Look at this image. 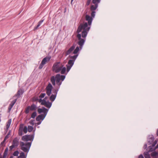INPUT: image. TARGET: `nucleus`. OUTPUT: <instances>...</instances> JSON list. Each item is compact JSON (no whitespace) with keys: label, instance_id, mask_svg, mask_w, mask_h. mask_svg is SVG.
Listing matches in <instances>:
<instances>
[{"label":"nucleus","instance_id":"obj_1","mask_svg":"<svg viewBox=\"0 0 158 158\" xmlns=\"http://www.w3.org/2000/svg\"><path fill=\"white\" fill-rule=\"evenodd\" d=\"M35 133L31 135H25L22 136V139L24 141L27 142L31 141L30 142H27L25 143L23 142H20L21 149L24 152H28L31 147L32 142L34 138Z\"/></svg>","mask_w":158,"mask_h":158},{"label":"nucleus","instance_id":"obj_2","mask_svg":"<svg viewBox=\"0 0 158 158\" xmlns=\"http://www.w3.org/2000/svg\"><path fill=\"white\" fill-rule=\"evenodd\" d=\"M85 20L88 21V23L87 22H84L83 23H80L78 27L81 26H82V37L85 38L86 37L88 33L91 28V26L93 20L92 17H90L89 15H86L85 17Z\"/></svg>","mask_w":158,"mask_h":158},{"label":"nucleus","instance_id":"obj_3","mask_svg":"<svg viewBox=\"0 0 158 158\" xmlns=\"http://www.w3.org/2000/svg\"><path fill=\"white\" fill-rule=\"evenodd\" d=\"M82 26H81L79 27H78L77 29V37L79 40V41L78 42V44L80 46V48L81 50L83 47V46L85 43V39H81V36L82 34L80 33L82 30Z\"/></svg>","mask_w":158,"mask_h":158},{"label":"nucleus","instance_id":"obj_4","mask_svg":"<svg viewBox=\"0 0 158 158\" xmlns=\"http://www.w3.org/2000/svg\"><path fill=\"white\" fill-rule=\"evenodd\" d=\"M65 78V76L60 75V74H57L55 77L54 76L51 77L50 81L52 85L54 86L56 85V80L63 81Z\"/></svg>","mask_w":158,"mask_h":158},{"label":"nucleus","instance_id":"obj_5","mask_svg":"<svg viewBox=\"0 0 158 158\" xmlns=\"http://www.w3.org/2000/svg\"><path fill=\"white\" fill-rule=\"evenodd\" d=\"M61 65L60 62L55 63L52 67V71L56 73H59L61 69Z\"/></svg>","mask_w":158,"mask_h":158},{"label":"nucleus","instance_id":"obj_6","mask_svg":"<svg viewBox=\"0 0 158 158\" xmlns=\"http://www.w3.org/2000/svg\"><path fill=\"white\" fill-rule=\"evenodd\" d=\"M154 138L152 135H149V138L148 139V144L149 145L152 144L151 146H149L151 148L155 146L157 143V140H156L154 142Z\"/></svg>","mask_w":158,"mask_h":158},{"label":"nucleus","instance_id":"obj_7","mask_svg":"<svg viewBox=\"0 0 158 158\" xmlns=\"http://www.w3.org/2000/svg\"><path fill=\"white\" fill-rule=\"evenodd\" d=\"M51 56H47L44 58L42 60L41 64H40L39 67L40 69H42L44 65L47 62H49L51 59Z\"/></svg>","mask_w":158,"mask_h":158},{"label":"nucleus","instance_id":"obj_8","mask_svg":"<svg viewBox=\"0 0 158 158\" xmlns=\"http://www.w3.org/2000/svg\"><path fill=\"white\" fill-rule=\"evenodd\" d=\"M101 0H92V3L95 4L91 5L90 7V10L91 11H95L98 6V4L100 2Z\"/></svg>","mask_w":158,"mask_h":158},{"label":"nucleus","instance_id":"obj_9","mask_svg":"<svg viewBox=\"0 0 158 158\" xmlns=\"http://www.w3.org/2000/svg\"><path fill=\"white\" fill-rule=\"evenodd\" d=\"M36 106L34 104H32L31 106H27L25 109V113L26 114H28L29 112V110L31 111H35L36 109Z\"/></svg>","mask_w":158,"mask_h":158},{"label":"nucleus","instance_id":"obj_10","mask_svg":"<svg viewBox=\"0 0 158 158\" xmlns=\"http://www.w3.org/2000/svg\"><path fill=\"white\" fill-rule=\"evenodd\" d=\"M53 88L52 85L49 83L46 88V94L48 96L51 95Z\"/></svg>","mask_w":158,"mask_h":158},{"label":"nucleus","instance_id":"obj_11","mask_svg":"<svg viewBox=\"0 0 158 158\" xmlns=\"http://www.w3.org/2000/svg\"><path fill=\"white\" fill-rule=\"evenodd\" d=\"M48 110L47 109L44 107H42L41 108H39L37 110L39 114H41L42 113H43V114H44L45 116L46 115L48 111Z\"/></svg>","mask_w":158,"mask_h":158},{"label":"nucleus","instance_id":"obj_12","mask_svg":"<svg viewBox=\"0 0 158 158\" xmlns=\"http://www.w3.org/2000/svg\"><path fill=\"white\" fill-rule=\"evenodd\" d=\"M76 47L75 44H74L66 52L65 56H66L70 54L74 50Z\"/></svg>","mask_w":158,"mask_h":158},{"label":"nucleus","instance_id":"obj_13","mask_svg":"<svg viewBox=\"0 0 158 158\" xmlns=\"http://www.w3.org/2000/svg\"><path fill=\"white\" fill-rule=\"evenodd\" d=\"M24 92V91L22 89H20L18 91L17 94H15L13 97V98L15 97H17L18 98H19L21 95L23 94Z\"/></svg>","mask_w":158,"mask_h":158},{"label":"nucleus","instance_id":"obj_14","mask_svg":"<svg viewBox=\"0 0 158 158\" xmlns=\"http://www.w3.org/2000/svg\"><path fill=\"white\" fill-rule=\"evenodd\" d=\"M46 116L43 114H41L37 117L36 118V120L37 121H40L41 120H43Z\"/></svg>","mask_w":158,"mask_h":158},{"label":"nucleus","instance_id":"obj_15","mask_svg":"<svg viewBox=\"0 0 158 158\" xmlns=\"http://www.w3.org/2000/svg\"><path fill=\"white\" fill-rule=\"evenodd\" d=\"M17 98L15 99L13 101H12L11 103L10 104L8 109L9 111H10L11 109L13 107V106L14 105L15 102L17 100Z\"/></svg>","mask_w":158,"mask_h":158},{"label":"nucleus","instance_id":"obj_16","mask_svg":"<svg viewBox=\"0 0 158 158\" xmlns=\"http://www.w3.org/2000/svg\"><path fill=\"white\" fill-rule=\"evenodd\" d=\"M24 126V125L23 124H21L20 125L18 131V134L19 136H22L23 134V128Z\"/></svg>","mask_w":158,"mask_h":158},{"label":"nucleus","instance_id":"obj_17","mask_svg":"<svg viewBox=\"0 0 158 158\" xmlns=\"http://www.w3.org/2000/svg\"><path fill=\"white\" fill-rule=\"evenodd\" d=\"M19 144V139L17 137L15 138L13 140L12 144L15 146V147H17Z\"/></svg>","mask_w":158,"mask_h":158},{"label":"nucleus","instance_id":"obj_18","mask_svg":"<svg viewBox=\"0 0 158 158\" xmlns=\"http://www.w3.org/2000/svg\"><path fill=\"white\" fill-rule=\"evenodd\" d=\"M66 67L64 66L63 65H61V69L60 71L61 73L62 74H64L66 72Z\"/></svg>","mask_w":158,"mask_h":158},{"label":"nucleus","instance_id":"obj_19","mask_svg":"<svg viewBox=\"0 0 158 158\" xmlns=\"http://www.w3.org/2000/svg\"><path fill=\"white\" fill-rule=\"evenodd\" d=\"M56 97V95H54L53 94H52L49 98L50 100L52 102H53L55 100Z\"/></svg>","mask_w":158,"mask_h":158},{"label":"nucleus","instance_id":"obj_20","mask_svg":"<svg viewBox=\"0 0 158 158\" xmlns=\"http://www.w3.org/2000/svg\"><path fill=\"white\" fill-rule=\"evenodd\" d=\"M11 122V119H9L8 121L6 123V128L7 130H8L10 127V125Z\"/></svg>","mask_w":158,"mask_h":158},{"label":"nucleus","instance_id":"obj_21","mask_svg":"<svg viewBox=\"0 0 158 158\" xmlns=\"http://www.w3.org/2000/svg\"><path fill=\"white\" fill-rule=\"evenodd\" d=\"M78 56V54H77L76 55H74L73 56H71L69 55V57L71 59L73 60H74V61L75 62V60L77 59V57Z\"/></svg>","mask_w":158,"mask_h":158},{"label":"nucleus","instance_id":"obj_22","mask_svg":"<svg viewBox=\"0 0 158 158\" xmlns=\"http://www.w3.org/2000/svg\"><path fill=\"white\" fill-rule=\"evenodd\" d=\"M18 158H26V156H25L24 152H21L20 153L19 156Z\"/></svg>","mask_w":158,"mask_h":158},{"label":"nucleus","instance_id":"obj_23","mask_svg":"<svg viewBox=\"0 0 158 158\" xmlns=\"http://www.w3.org/2000/svg\"><path fill=\"white\" fill-rule=\"evenodd\" d=\"M8 147H6L5 150V151H4V153H3V158H6V157L7 155V152L8 151Z\"/></svg>","mask_w":158,"mask_h":158},{"label":"nucleus","instance_id":"obj_24","mask_svg":"<svg viewBox=\"0 0 158 158\" xmlns=\"http://www.w3.org/2000/svg\"><path fill=\"white\" fill-rule=\"evenodd\" d=\"M52 102H50L48 101L45 106L47 108H50L52 106Z\"/></svg>","mask_w":158,"mask_h":158},{"label":"nucleus","instance_id":"obj_25","mask_svg":"<svg viewBox=\"0 0 158 158\" xmlns=\"http://www.w3.org/2000/svg\"><path fill=\"white\" fill-rule=\"evenodd\" d=\"M74 63V60H72V59L69 60L68 63V64L72 66Z\"/></svg>","mask_w":158,"mask_h":158},{"label":"nucleus","instance_id":"obj_26","mask_svg":"<svg viewBox=\"0 0 158 158\" xmlns=\"http://www.w3.org/2000/svg\"><path fill=\"white\" fill-rule=\"evenodd\" d=\"M79 50V48L77 46L73 52V53L75 54H77Z\"/></svg>","mask_w":158,"mask_h":158},{"label":"nucleus","instance_id":"obj_27","mask_svg":"<svg viewBox=\"0 0 158 158\" xmlns=\"http://www.w3.org/2000/svg\"><path fill=\"white\" fill-rule=\"evenodd\" d=\"M60 88V87H58L57 88L55 89L54 90H53V93L54 94V95H56V96H57V92L59 90V89Z\"/></svg>","mask_w":158,"mask_h":158},{"label":"nucleus","instance_id":"obj_28","mask_svg":"<svg viewBox=\"0 0 158 158\" xmlns=\"http://www.w3.org/2000/svg\"><path fill=\"white\" fill-rule=\"evenodd\" d=\"M33 129V126H28L27 129L29 132H31Z\"/></svg>","mask_w":158,"mask_h":158},{"label":"nucleus","instance_id":"obj_29","mask_svg":"<svg viewBox=\"0 0 158 158\" xmlns=\"http://www.w3.org/2000/svg\"><path fill=\"white\" fill-rule=\"evenodd\" d=\"M37 115V113L36 111L34 112L31 114V118H35Z\"/></svg>","mask_w":158,"mask_h":158},{"label":"nucleus","instance_id":"obj_30","mask_svg":"<svg viewBox=\"0 0 158 158\" xmlns=\"http://www.w3.org/2000/svg\"><path fill=\"white\" fill-rule=\"evenodd\" d=\"M72 67L70 65H66V71L67 73H68L69 71Z\"/></svg>","mask_w":158,"mask_h":158},{"label":"nucleus","instance_id":"obj_31","mask_svg":"<svg viewBox=\"0 0 158 158\" xmlns=\"http://www.w3.org/2000/svg\"><path fill=\"white\" fill-rule=\"evenodd\" d=\"M28 131L27 128L26 126H25L24 127H23V131L25 133H26Z\"/></svg>","mask_w":158,"mask_h":158},{"label":"nucleus","instance_id":"obj_32","mask_svg":"<svg viewBox=\"0 0 158 158\" xmlns=\"http://www.w3.org/2000/svg\"><path fill=\"white\" fill-rule=\"evenodd\" d=\"M96 12L95 11H92L91 13V17H92V18H94Z\"/></svg>","mask_w":158,"mask_h":158},{"label":"nucleus","instance_id":"obj_33","mask_svg":"<svg viewBox=\"0 0 158 158\" xmlns=\"http://www.w3.org/2000/svg\"><path fill=\"white\" fill-rule=\"evenodd\" d=\"M144 155L146 158H150V155L148 152L144 153Z\"/></svg>","mask_w":158,"mask_h":158},{"label":"nucleus","instance_id":"obj_34","mask_svg":"<svg viewBox=\"0 0 158 158\" xmlns=\"http://www.w3.org/2000/svg\"><path fill=\"white\" fill-rule=\"evenodd\" d=\"M19 153V152L18 151H16L14 152L13 155L15 156H18Z\"/></svg>","mask_w":158,"mask_h":158},{"label":"nucleus","instance_id":"obj_35","mask_svg":"<svg viewBox=\"0 0 158 158\" xmlns=\"http://www.w3.org/2000/svg\"><path fill=\"white\" fill-rule=\"evenodd\" d=\"M35 120L34 119H31V120L29 122V123L32 126H33V125L34 124V122H35Z\"/></svg>","mask_w":158,"mask_h":158},{"label":"nucleus","instance_id":"obj_36","mask_svg":"<svg viewBox=\"0 0 158 158\" xmlns=\"http://www.w3.org/2000/svg\"><path fill=\"white\" fill-rule=\"evenodd\" d=\"M46 94L45 93H41L39 96V98H42L44 97L45 96Z\"/></svg>","mask_w":158,"mask_h":158},{"label":"nucleus","instance_id":"obj_37","mask_svg":"<svg viewBox=\"0 0 158 158\" xmlns=\"http://www.w3.org/2000/svg\"><path fill=\"white\" fill-rule=\"evenodd\" d=\"M47 102L46 100L43 99L42 102L41 103V105L45 106V105L47 103Z\"/></svg>","mask_w":158,"mask_h":158},{"label":"nucleus","instance_id":"obj_38","mask_svg":"<svg viewBox=\"0 0 158 158\" xmlns=\"http://www.w3.org/2000/svg\"><path fill=\"white\" fill-rule=\"evenodd\" d=\"M6 143H4L3 141H2L0 144V147H4L5 146Z\"/></svg>","mask_w":158,"mask_h":158},{"label":"nucleus","instance_id":"obj_39","mask_svg":"<svg viewBox=\"0 0 158 158\" xmlns=\"http://www.w3.org/2000/svg\"><path fill=\"white\" fill-rule=\"evenodd\" d=\"M40 26V25H39L38 24L37 25L34 27V29L33 30V31H35L36 30H37Z\"/></svg>","mask_w":158,"mask_h":158},{"label":"nucleus","instance_id":"obj_40","mask_svg":"<svg viewBox=\"0 0 158 158\" xmlns=\"http://www.w3.org/2000/svg\"><path fill=\"white\" fill-rule=\"evenodd\" d=\"M10 134V131H9V132L7 134V135L5 136V138H6V139H8L9 137V136Z\"/></svg>","mask_w":158,"mask_h":158},{"label":"nucleus","instance_id":"obj_41","mask_svg":"<svg viewBox=\"0 0 158 158\" xmlns=\"http://www.w3.org/2000/svg\"><path fill=\"white\" fill-rule=\"evenodd\" d=\"M158 153L156 152H154L152 153V155L153 156H156L157 155Z\"/></svg>","mask_w":158,"mask_h":158},{"label":"nucleus","instance_id":"obj_42","mask_svg":"<svg viewBox=\"0 0 158 158\" xmlns=\"http://www.w3.org/2000/svg\"><path fill=\"white\" fill-rule=\"evenodd\" d=\"M44 19H42L38 23V24L40 26L42 23L44 22Z\"/></svg>","mask_w":158,"mask_h":158},{"label":"nucleus","instance_id":"obj_43","mask_svg":"<svg viewBox=\"0 0 158 158\" xmlns=\"http://www.w3.org/2000/svg\"><path fill=\"white\" fill-rule=\"evenodd\" d=\"M15 146L13 145L12 144L11 146H10L9 147V150L10 151H11L12 150V149L14 148H15Z\"/></svg>","mask_w":158,"mask_h":158},{"label":"nucleus","instance_id":"obj_44","mask_svg":"<svg viewBox=\"0 0 158 158\" xmlns=\"http://www.w3.org/2000/svg\"><path fill=\"white\" fill-rule=\"evenodd\" d=\"M91 1V0H87V3H86V5L87 6H88L89 5Z\"/></svg>","mask_w":158,"mask_h":158},{"label":"nucleus","instance_id":"obj_45","mask_svg":"<svg viewBox=\"0 0 158 158\" xmlns=\"http://www.w3.org/2000/svg\"><path fill=\"white\" fill-rule=\"evenodd\" d=\"M33 100L34 101H36L39 100V99L37 98H34L33 99Z\"/></svg>","mask_w":158,"mask_h":158},{"label":"nucleus","instance_id":"obj_46","mask_svg":"<svg viewBox=\"0 0 158 158\" xmlns=\"http://www.w3.org/2000/svg\"><path fill=\"white\" fill-rule=\"evenodd\" d=\"M139 158H144L142 154H140L139 156Z\"/></svg>","mask_w":158,"mask_h":158},{"label":"nucleus","instance_id":"obj_47","mask_svg":"<svg viewBox=\"0 0 158 158\" xmlns=\"http://www.w3.org/2000/svg\"><path fill=\"white\" fill-rule=\"evenodd\" d=\"M63 81H60V82L59 83V84L57 85L58 86V87H60V85H61L62 84V82Z\"/></svg>","mask_w":158,"mask_h":158},{"label":"nucleus","instance_id":"obj_48","mask_svg":"<svg viewBox=\"0 0 158 158\" xmlns=\"http://www.w3.org/2000/svg\"><path fill=\"white\" fill-rule=\"evenodd\" d=\"M147 148V144L146 143H145L143 146V148L144 149H146Z\"/></svg>","mask_w":158,"mask_h":158},{"label":"nucleus","instance_id":"obj_49","mask_svg":"<svg viewBox=\"0 0 158 158\" xmlns=\"http://www.w3.org/2000/svg\"><path fill=\"white\" fill-rule=\"evenodd\" d=\"M56 84L57 85L60 81H59L58 80H56Z\"/></svg>","mask_w":158,"mask_h":158},{"label":"nucleus","instance_id":"obj_50","mask_svg":"<svg viewBox=\"0 0 158 158\" xmlns=\"http://www.w3.org/2000/svg\"><path fill=\"white\" fill-rule=\"evenodd\" d=\"M42 101L43 100L42 99V98H40V99H39V100L38 101H39V102H42Z\"/></svg>","mask_w":158,"mask_h":158},{"label":"nucleus","instance_id":"obj_51","mask_svg":"<svg viewBox=\"0 0 158 158\" xmlns=\"http://www.w3.org/2000/svg\"><path fill=\"white\" fill-rule=\"evenodd\" d=\"M7 139H6V138H4V139L2 141L4 143H5V142L6 140Z\"/></svg>","mask_w":158,"mask_h":158},{"label":"nucleus","instance_id":"obj_52","mask_svg":"<svg viewBox=\"0 0 158 158\" xmlns=\"http://www.w3.org/2000/svg\"><path fill=\"white\" fill-rule=\"evenodd\" d=\"M39 122L37 123V125H38L40 124L41 123V122H40V121H39Z\"/></svg>","mask_w":158,"mask_h":158},{"label":"nucleus","instance_id":"obj_53","mask_svg":"<svg viewBox=\"0 0 158 158\" xmlns=\"http://www.w3.org/2000/svg\"><path fill=\"white\" fill-rule=\"evenodd\" d=\"M158 148V144L156 146V147L155 149Z\"/></svg>","mask_w":158,"mask_h":158},{"label":"nucleus","instance_id":"obj_54","mask_svg":"<svg viewBox=\"0 0 158 158\" xmlns=\"http://www.w3.org/2000/svg\"><path fill=\"white\" fill-rule=\"evenodd\" d=\"M47 98V97H46L43 99H44L46 100Z\"/></svg>","mask_w":158,"mask_h":158},{"label":"nucleus","instance_id":"obj_55","mask_svg":"<svg viewBox=\"0 0 158 158\" xmlns=\"http://www.w3.org/2000/svg\"><path fill=\"white\" fill-rule=\"evenodd\" d=\"M156 135H158V129H157V132H156Z\"/></svg>","mask_w":158,"mask_h":158},{"label":"nucleus","instance_id":"obj_56","mask_svg":"<svg viewBox=\"0 0 158 158\" xmlns=\"http://www.w3.org/2000/svg\"><path fill=\"white\" fill-rule=\"evenodd\" d=\"M10 158H13L12 156H11Z\"/></svg>","mask_w":158,"mask_h":158},{"label":"nucleus","instance_id":"obj_57","mask_svg":"<svg viewBox=\"0 0 158 158\" xmlns=\"http://www.w3.org/2000/svg\"><path fill=\"white\" fill-rule=\"evenodd\" d=\"M1 116H0V122L1 121Z\"/></svg>","mask_w":158,"mask_h":158},{"label":"nucleus","instance_id":"obj_58","mask_svg":"<svg viewBox=\"0 0 158 158\" xmlns=\"http://www.w3.org/2000/svg\"><path fill=\"white\" fill-rule=\"evenodd\" d=\"M73 1V0H71V3H72Z\"/></svg>","mask_w":158,"mask_h":158},{"label":"nucleus","instance_id":"obj_59","mask_svg":"<svg viewBox=\"0 0 158 158\" xmlns=\"http://www.w3.org/2000/svg\"><path fill=\"white\" fill-rule=\"evenodd\" d=\"M0 158H3H3H2V157H0Z\"/></svg>","mask_w":158,"mask_h":158},{"label":"nucleus","instance_id":"obj_60","mask_svg":"<svg viewBox=\"0 0 158 158\" xmlns=\"http://www.w3.org/2000/svg\"><path fill=\"white\" fill-rule=\"evenodd\" d=\"M1 114H0V116H1Z\"/></svg>","mask_w":158,"mask_h":158}]
</instances>
